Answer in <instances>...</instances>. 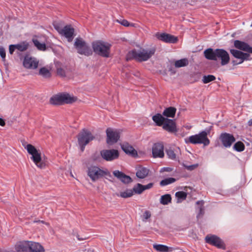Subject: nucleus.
Wrapping results in <instances>:
<instances>
[{"label": "nucleus", "instance_id": "obj_1", "mask_svg": "<svg viewBox=\"0 0 252 252\" xmlns=\"http://www.w3.org/2000/svg\"><path fill=\"white\" fill-rule=\"evenodd\" d=\"M204 55L207 59L209 60L217 61L218 59L220 60L221 65L228 64L230 61L228 53L222 49L213 50L212 48H208L204 51Z\"/></svg>", "mask_w": 252, "mask_h": 252}, {"label": "nucleus", "instance_id": "obj_2", "mask_svg": "<svg viewBox=\"0 0 252 252\" xmlns=\"http://www.w3.org/2000/svg\"><path fill=\"white\" fill-rule=\"evenodd\" d=\"M87 176L93 182H97L103 178H111L112 175L109 171L105 168L97 165H91L87 169Z\"/></svg>", "mask_w": 252, "mask_h": 252}, {"label": "nucleus", "instance_id": "obj_3", "mask_svg": "<svg viewBox=\"0 0 252 252\" xmlns=\"http://www.w3.org/2000/svg\"><path fill=\"white\" fill-rule=\"evenodd\" d=\"M28 152L32 156L31 159L33 161L35 165L40 169H44L48 166V161L41 157V153L39 150L35 148L34 146L30 144H23Z\"/></svg>", "mask_w": 252, "mask_h": 252}, {"label": "nucleus", "instance_id": "obj_4", "mask_svg": "<svg viewBox=\"0 0 252 252\" xmlns=\"http://www.w3.org/2000/svg\"><path fill=\"white\" fill-rule=\"evenodd\" d=\"M156 48L154 46L150 48H140L138 50H133L129 52L128 56L138 62L148 61L154 55Z\"/></svg>", "mask_w": 252, "mask_h": 252}, {"label": "nucleus", "instance_id": "obj_5", "mask_svg": "<svg viewBox=\"0 0 252 252\" xmlns=\"http://www.w3.org/2000/svg\"><path fill=\"white\" fill-rule=\"evenodd\" d=\"M111 45L101 41L92 43V47L95 53L103 57H109Z\"/></svg>", "mask_w": 252, "mask_h": 252}, {"label": "nucleus", "instance_id": "obj_6", "mask_svg": "<svg viewBox=\"0 0 252 252\" xmlns=\"http://www.w3.org/2000/svg\"><path fill=\"white\" fill-rule=\"evenodd\" d=\"M77 100L76 96L67 93H63L56 94L50 99V102L53 104L59 105L62 104L72 103Z\"/></svg>", "mask_w": 252, "mask_h": 252}, {"label": "nucleus", "instance_id": "obj_7", "mask_svg": "<svg viewBox=\"0 0 252 252\" xmlns=\"http://www.w3.org/2000/svg\"><path fill=\"white\" fill-rule=\"evenodd\" d=\"M185 142L193 144H203L204 146H207L210 143V140L207 138V133L205 131L189 136L188 139H185Z\"/></svg>", "mask_w": 252, "mask_h": 252}, {"label": "nucleus", "instance_id": "obj_8", "mask_svg": "<svg viewBox=\"0 0 252 252\" xmlns=\"http://www.w3.org/2000/svg\"><path fill=\"white\" fill-rule=\"evenodd\" d=\"M74 45L79 54L89 56L93 54L91 49L81 38H76Z\"/></svg>", "mask_w": 252, "mask_h": 252}, {"label": "nucleus", "instance_id": "obj_9", "mask_svg": "<svg viewBox=\"0 0 252 252\" xmlns=\"http://www.w3.org/2000/svg\"><path fill=\"white\" fill-rule=\"evenodd\" d=\"M77 138L78 144L81 147V150L82 151H83L85 146L90 141H92L94 138V137L90 131L83 129L79 133Z\"/></svg>", "mask_w": 252, "mask_h": 252}, {"label": "nucleus", "instance_id": "obj_10", "mask_svg": "<svg viewBox=\"0 0 252 252\" xmlns=\"http://www.w3.org/2000/svg\"><path fill=\"white\" fill-rule=\"evenodd\" d=\"M39 60L36 58L30 55L25 56L23 61V66L29 70H34L38 68Z\"/></svg>", "mask_w": 252, "mask_h": 252}, {"label": "nucleus", "instance_id": "obj_11", "mask_svg": "<svg viewBox=\"0 0 252 252\" xmlns=\"http://www.w3.org/2000/svg\"><path fill=\"white\" fill-rule=\"evenodd\" d=\"M106 142L109 145H113L116 143L120 138V132L117 130L108 128L106 130Z\"/></svg>", "mask_w": 252, "mask_h": 252}, {"label": "nucleus", "instance_id": "obj_12", "mask_svg": "<svg viewBox=\"0 0 252 252\" xmlns=\"http://www.w3.org/2000/svg\"><path fill=\"white\" fill-rule=\"evenodd\" d=\"M102 158L107 161H112L118 158L119 153L118 150L115 149L103 150L100 152Z\"/></svg>", "mask_w": 252, "mask_h": 252}, {"label": "nucleus", "instance_id": "obj_13", "mask_svg": "<svg viewBox=\"0 0 252 252\" xmlns=\"http://www.w3.org/2000/svg\"><path fill=\"white\" fill-rule=\"evenodd\" d=\"M155 36L159 40L166 43H175L178 41L176 36L165 33H156Z\"/></svg>", "mask_w": 252, "mask_h": 252}, {"label": "nucleus", "instance_id": "obj_14", "mask_svg": "<svg viewBox=\"0 0 252 252\" xmlns=\"http://www.w3.org/2000/svg\"><path fill=\"white\" fill-rule=\"evenodd\" d=\"M220 139L223 145L226 148L230 147L235 141L233 135L227 133L221 134Z\"/></svg>", "mask_w": 252, "mask_h": 252}, {"label": "nucleus", "instance_id": "obj_15", "mask_svg": "<svg viewBox=\"0 0 252 252\" xmlns=\"http://www.w3.org/2000/svg\"><path fill=\"white\" fill-rule=\"evenodd\" d=\"M206 242L215 246L219 248H223V243L221 239L215 235H207L205 237Z\"/></svg>", "mask_w": 252, "mask_h": 252}, {"label": "nucleus", "instance_id": "obj_16", "mask_svg": "<svg viewBox=\"0 0 252 252\" xmlns=\"http://www.w3.org/2000/svg\"><path fill=\"white\" fill-rule=\"evenodd\" d=\"M74 32V28H73L71 25H68L64 26L63 28V31L61 34L67 38L68 42H71L73 39Z\"/></svg>", "mask_w": 252, "mask_h": 252}, {"label": "nucleus", "instance_id": "obj_17", "mask_svg": "<svg viewBox=\"0 0 252 252\" xmlns=\"http://www.w3.org/2000/svg\"><path fill=\"white\" fill-rule=\"evenodd\" d=\"M152 154L154 158H163L164 155L163 145L160 143L155 144L152 148Z\"/></svg>", "mask_w": 252, "mask_h": 252}, {"label": "nucleus", "instance_id": "obj_18", "mask_svg": "<svg viewBox=\"0 0 252 252\" xmlns=\"http://www.w3.org/2000/svg\"><path fill=\"white\" fill-rule=\"evenodd\" d=\"M29 241H23L16 243L15 249L17 252H29Z\"/></svg>", "mask_w": 252, "mask_h": 252}, {"label": "nucleus", "instance_id": "obj_19", "mask_svg": "<svg viewBox=\"0 0 252 252\" xmlns=\"http://www.w3.org/2000/svg\"><path fill=\"white\" fill-rule=\"evenodd\" d=\"M234 45L237 49L252 53V47H250V45L246 42L236 40L234 42Z\"/></svg>", "mask_w": 252, "mask_h": 252}, {"label": "nucleus", "instance_id": "obj_20", "mask_svg": "<svg viewBox=\"0 0 252 252\" xmlns=\"http://www.w3.org/2000/svg\"><path fill=\"white\" fill-rule=\"evenodd\" d=\"M113 173L115 177H117L124 184H128L132 182V180L130 176L125 174L119 170H115Z\"/></svg>", "mask_w": 252, "mask_h": 252}, {"label": "nucleus", "instance_id": "obj_21", "mask_svg": "<svg viewBox=\"0 0 252 252\" xmlns=\"http://www.w3.org/2000/svg\"><path fill=\"white\" fill-rule=\"evenodd\" d=\"M162 127L164 130L171 133L177 131L176 124L174 121L167 118L162 125Z\"/></svg>", "mask_w": 252, "mask_h": 252}, {"label": "nucleus", "instance_id": "obj_22", "mask_svg": "<svg viewBox=\"0 0 252 252\" xmlns=\"http://www.w3.org/2000/svg\"><path fill=\"white\" fill-rule=\"evenodd\" d=\"M121 148L127 154H129L133 157H135L137 155V151L128 143H123L121 145Z\"/></svg>", "mask_w": 252, "mask_h": 252}, {"label": "nucleus", "instance_id": "obj_23", "mask_svg": "<svg viewBox=\"0 0 252 252\" xmlns=\"http://www.w3.org/2000/svg\"><path fill=\"white\" fill-rule=\"evenodd\" d=\"M29 252H45V249L40 243L30 241Z\"/></svg>", "mask_w": 252, "mask_h": 252}, {"label": "nucleus", "instance_id": "obj_24", "mask_svg": "<svg viewBox=\"0 0 252 252\" xmlns=\"http://www.w3.org/2000/svg\"><path fill=\"white\" fill-rule=\"evenodd\" d=\"M51 68L49 66H44L40 68L38 74L45 78H49L51 76Z\"/></svg>", "mask_w": 252, "mask_h": 252}, {"label": "nucleus", "instance_id": "obj_25", "mask_svg": "<svg viewBox=\"0 0 252 252\" xmlns=\"http://www.w3.org/2000/svg\"><path fill=\"white\" fill-rule=\"evenodd\" d=\"M149 172V170L147 168L140 167L137 169L136 175L139 179H144L148 176Z\"/></svg>", "mask_w": 252, "mask_h": 252}, {"label": "nucleus", "instance_id": "obj_26", "mask_svg": "<svg viewBox=\"0 0 252 252\" xmlns=\"http://www.w3.org/2000/svg\"><path fill=\"white\" fill-rule=\"evenodd\" d=\"M57 73L58 75L61 77H65L67 72V68L66 66L62 65L59 63L56 64Z\"/></svg>", "mask_w": 252, "mask_h": 252}, {"label": "nucleus", "instance_id": "obj_27", "mask_svg": "<svg viewBox=\"0 0 252 252\" xmlns=\"http://www.w3.org/2000/svg\"><path fill=\"white\" fill-rule=\"evenodd\" d=\"M166 119V118L163 117L160 114H157L152 117L153 121L158 126H162Z\"/></svg>", "mask_w": 252, "mask_h": 252}, {"label": "nucleus", "instance_id": "obj_28", "mask_svg": "<svg viewBox=\"0 0 252 252\" xmlns=\"http://www.w3.org/2000/svg\"><path fill=\"white\" fill-rule=\"evenodd\" d=\"M176 111V109L175 108L169 107L164 110L163 115L167 117L173 118L175 115Z\"/></svg>", "mask_w": 252, "mask_h": 252}, {"label": "nucleus", "instance_id": "obj_29", "mask_svg": "<svg viewBox=\"0 0 252 252\" xmlns=\"http://www.w3.org/2000/svg\"><path fill=\"white\" fill-rule=\"evenodd\" d=\"M133 194V190H132V189H126L124 191L120 192L119 194H117V195L122 198H126L131 197Z\"/></svg>", "mask_w": 252, "mask_h": 252}, {"label": "nucleus", "instance_id": "obj_30", "mask_svg": "<svg viewBox=\"0 0 252 252\" xmlns=\"http://www.w3.org/2000/svg\"><path fill=\"white\" fill-rule=\"evenodd\" d=\"M189 64V61L187 59L184 58L175 62V66L177 68L187 66Z\"/></svg>", "mask_w": 252, "mask_h": 252}, {"label": "nucleus", "instance_id": "obj_31", "mask_svg": "<svg viewBox=\"0 0 252 252\" xmlns=\"http://www.w3.org/2000/svg\"><path fill=\"white\" fill-rule=\"evenodd\" d=\"M171 197L170 194H166L161 196L160 203L163 205H167L171 202Z\"/></svg>", "mask_w": 252, "mask_h": 252}, {"label": "nucleus", "instance_id": "obj_32", "mask_svg": "<svg viewBox=\"0 0 252 252\" xmlns=\"http://www.w3.org/2000/svg\"><path fill=\"white\" fill-rule=\"evenodd\" d=\"M142 185L140 183H137L134 185L133 187L132 190H133V193L140 194L143 192Z\"/></svg>", "mask_w": 252, "mask_h": 252}, {"label": "nucleus", "instance_id": "obj_33", "mask_svg": "<svg viewBox=\"0 0 252 252\" xmlns=\"http://www.w3.org/2000/svg\"><path fill=\"white\" fill-rule=\"evenodd\" d=\"M15 46L16 49L21 52H23L26 51L28 49L29 44L27 42H22L19 44H16Z\"/></svg>", "mask_w": 252, "mask_h": 252}, {"label": "nucleus", "instance_id": "obj_34", "mask_svg": "<svg viewBox=\"0 0 252 252\" xmlns=\"http://www.w3.org/2000/svg\"><path fill=\"white\" fill-rule=\"evenodd\" d=\"M230 52L233 57L241 61L243 52L235 49H231Z\"/></svg>", "mask_w": 252, "mask_h": 252}, {"label": "nucleus", "instance_id": "obj_35", "mask_svg": "<svg viewBox=\"0 0 252 252\" xmlns=\"http://www.w3.org/2000/svg\"><path fill=\"white\" fill-rule=\"evenodd\" d=\"M154 248L160 252H168V247L163 245H154Z\"/></svg>", "mask_w": 252, "mask_h": 252}, {"label": "nucleus", "instance_id": "obj_36", "mask_svg": "<svg viewBox=\"0 0 252 252\" xmlns=\"http://www.w3.org/2000/svg\"><path fill=\"white\" fill-rule=\"evenodd\" d=\"M176 181V179L174 178H168L164 180H162L160 182V185L161 186H164L168 184L173 183Z\"/></svg>", "mask_w": 252, "mask_h": 252}, {"label": "nucleus", "instance_id": "obj_37", "mask_svg": "<svg viewBox=\"0 0 252 252\" xmlns=\"http://www.w3.org/2000/svg\"><path fill=\"white\" fill-rule=\"evenodd\" d=\"M233 148L238 152H242L244 150L245 146L242 142L239 141L234 144Z\"/></svg>", "mask_w": 252, "mask_h": 252}, {"label": "nucleus", "instance_id": "obj_38", "mask_svg": "<svg viewBox=\"0 0 252 252\" xmlns=\"http://www.w3.org/2000/svg\"><path fill=\"white\" fill-rule=\"evenodd\" d=\"M215 76L213 75H205L203 77L202 81L204 84H207L215 80Z\"/></svg>", "mask_w": 252, "mask_h": 252}, {"label": "nucleus", "instance_id": "obj_39", "mask_svg": "<svg viewBox=\"0 0 252 252\" xmlns=\"http://www.w3.org/2000/svg\"><path fill=\"white\" fill-rule=\"evenodd\" d=\"M34 45L39 50H44L46 48V46L44 43H41L37 39L33 40Z\"/></svg>", "mask_w": 252, "mask_h": 252}, {"label": "nucleus", "instance_id": "obj_40", "mask_svg": "<svg viewBox=\"0 0 252 252\" xmlns=\"http://www.w3.org/2000/svg\"><path fill=\"white\" fill-rule=\"evenodd\" d=\"M249 57L250 55L249 54L243 52L241 61L238 63H236L235 61H233L232 63H233L234 65L240 64L242 63L245 60H248Z\"/></svg>", "mask_w": 252, "mask_h": 252}, {"label": "nucleus", "instance_id": "obj_41", "mask_svg": "<svg viewBox=\"0 0 252 252\" xmlns=\"http://www.w3.org/2000/svg\"><path fill=\"white\" fill-rule=\"evenodd\" d=\"M167 155L168 158L171 159H176V154L172 149H168L166 151Z\"/></svg>", "mask_w": 252, "mask_h": 252}, {"label": "nucleus", "instance_id": "obj_42", "mask_svg": "<svg viewBox=\"0 0 252 252\" xmlns=\"http://www.w3.org/2000/svg\"><path fill=\"white\" fill-rule=\"evenodd\" d=\"M183 165L187 170H189V171H192V170L195 169L196 168H197L198 167V164L196 163V164H192L191 165H188L185 164V163H183Z\"/></svg>", "mask_w": 252, "mask_h": 252}, {"label": "nucleus", "instance_id": "obj_43", "mask_svg": "<svg viewBox=\"0 0 252 252\" xmlns=\"http://www.w3.org/2000/svg\"><path fill=\"white\" fill-rule=\"evenodd\" d=\"M187 193L184 191H178L175 194L176 196L180 199H185L187 197Z\"/></svg>", "mask_w": 252, "mask_h": 252}, {"label": "nucleus", "instance_id": "obj_44", "mask_svg": "<svg viewBox=\"0 0 252 252\" xmlns=\"http://www.w3.org/2000/svg\"><path fill=\"white\" fill-rule=\"evenodd\" d=\"M117 21L119 23H120L121 25H122L125 27L133 26V25L132 24L129 23V22L126 20H117Z\"/></svg>", "mask_w": 252, "mask_h": 252}, {"label": "nucleus", "instance_id": "obj_45", "mask_svg": "<svg viewBox=\"0 0 252 252\" xmlns=\"http://www.w3.org/2000/svg\"><path fill=\"white\" fill-rule=\"evenodd\" d=\"M151 216V214L150 211H146L143 214V220H147L149 219Z\"/></svg>", "mask_w": 252, "mask_h": 252}, {"label": "nucleus", "instance_id": "obj_46", "mask_svg": "<svg viewBox=\"0 0 252 252\" xmlns=\"http://www.w3.org/2000/svg\"><path fill=\"white\" fill-rule=\"evenodd\" d=\"M154 186V184L153 183H150L146 185H143L141 187H142L143 191L145 190L153 188Z\"/></svg>", "mask_w": 252, "mask_h": 252}, {"label": "nucleus", "instance_id": "obj_47", "mask_svg": "<svg viewBox=\"0 0 252 252\" xmlns=\"http://www.w3.org/2000/svg\"><path fill=\"white\" fill-rule=\"evenodd\" d=\"M0 56L2 59L3 61H4L5 59V49L2 47H0Z\"/></svg>", "mask_w": 252, "mask_h": 252}, {"label": "nucleus", "instance_id": "obj_48", "mask_svg": "<svg viewBox=\"0 0 252 252\" xmlns=\"http://www.w3.org/2000/svg\"><path fill=\"white\" fill-rule=\"evenodd\" d=\"M54 27L55 29L58 32L61 34L63 28H61L60 26V25L58 23H55L54 24Z\"/></svg>", "mask_w": 252, "mask_h": 252}, {"label": "nucleus", "instance_id": "obj_49", "mask_svg": "<svg viewBox=\"0 0 252 252\" xmlns=\"http://www.w3.org/2000/svg\"><path fill=\"white\" fill-rule=\"evenodd\" d=\"M15 49H16L15 45H10L9 47L10 54H12Z\"/></svg>", "mask_w": 252, "mask_h": 252}, {"label": "nucleus", "instance_id": "obj_50", "mask_svg": "<svg viewBox=\"0 0 252 252\" xmlns=\"http://www.w3.org/2000/svg\"><path fill=\"white\" fill-rule=\"evenodd\" d=\"M204 209L202 207H200L199 209V213L197 216V218L202 216L204 214Z\"/></svg>", "mask_w": 252, "mask_h": 252}, {"label": "nucleus", "instance_id": "obj_51", "mask_svg": "<svg viewBox=\"0 0 252 252\" xmlns=\"http://www.w3.org/2000/svg\"><path fill=\"white\" fill-rule=\"evenodd\" d=\"M5 123L4 121L2 119L0 118V126H4L5 125Z\"/></svg>", "mask_w": 252, "mask_h": 252}, {"label": "nucleus", "instance_id": "obj_52", "mask_svg": "<svg viewBox=\"0 0 252 252\" xmlns=\"http://www.w3.org/2000/svg\"><path fill=\"white\" fill-rule=\"evenodd\" d=\"M36 222H41L43 224H45L47 226H49V223L48 222H45L44 221H43V220H38V221H37Z\"/></svg>", "mask_w": 252, "mask_h": 252}, {"label": "nucleus", "instance_id": "obj_53", "mask_svg": "<svg viewBox=\"0 0 252 252\" xmlns=\"http://www.w3.org/2000/svg\"><path fill=\"white\" fill-rule=\"evenodd\" d=\"M249 126H252V120H251L248 122Z\"/></svg>", "mask_w": 252, "mask_h": 252}, {"label": "nucleus", "instance_id": "obj_54", "mask_svg": "<svg viewBox=\"0 0 252 252\" xmlns=\"http://www.w3.org/2000/svg\"><path fill=\"white\" fill-rule=\"evenodd\" d=\"M196 204H201V205H202V204H203V202H202V201H197V202H196Z\"/></svg>", "mask_w": 252, "mask_h": 252}, {"label": "nucleus", "instance_id": "obj_55", "mask_svg": "<svg viewBox=\"0 0 252 252\" xmlns=\"http://www.w3.org/2000/svg\"><path fill=\"white\" fill-rule=\"evenodd\" d=\"M4 252H15L13 251H4Z\"/></svg>", "mask_w": 252, "mask_h": 252}, {"label": "nucleus", "instance_id": "obj_56", "mask_svg": "<svg viewBox=\"0 0 252 252\" xmlns=\"http://www.w3.org/2000/svg\"><path fill=\"white\" fill-rule=\"evenodd\" d=\"M251 27H252V24H251Z\"/></svg>", "mask_w": 252, "mask_h": 252}, {"label": "nucleus", "instance_id": "obj_57", "mask_svg": "<svg viewBox=\"0 0 252 252\" xmlns=\"http://www.w3.org/2000/svg\"><path fill=\"white\" fill-rule=\"evenodd\" d=\"M0 252H1V251H0Z\"/></svg>", "mask_w": 252, "mask_h": 252}]
</instances>
